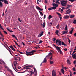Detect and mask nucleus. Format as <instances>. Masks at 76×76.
<instances>
[{
    "label": "nucleus",
    "mask_w": 76,
    "mask_h": 76,
    "mask_svg": "<svg viewBox=\"0 0 76 76\" xmlns=\"http://www.w3.org/2000/svg\"><path fill=\"white\" fill-rule=\"evenodd\" d=\"M67 1L62 0L61 1V4L62 6H66V4H67Z\"/></svg>",
    "instance_id": "nucleus-1"
},
{
    "label": "nucleus",
    "mask_w": 76,
    "mask_h": 76,
    "mask_svg": "<svg viewBox=\"0 0 76 76\" xmlns=\"http://www.w3.org/2000/svg\"><path fill=\"white\" fill-rule=\"evenodd\" d=\"M32 67V66L31 65H28L26 66V67H24L22 70L23 69H31L29 67Z\"/></svg>",
    "instance_id": "nucleus-2"
},
{
    "label": "nucleus",
    "mask_w": 76,
    "mask_h": 76,
    "mask_svg": "<svg viewBox=\"0 0 76 76\" xmlns=\"http://www.w3.org/2000/svg\"><path fill=\"white\" fill-rule=\"evenodd\" d=\"M71 10H70V9H69L68 10H67L66 12L65 13L66 15H67L68 14H70L71 13Z\"/></svg>",
    "instance_id": "nucleus-3"
},
{
    "label": "nucleus",
    "mask_w": 76,
    "mask_h": 76,
    "mask_svg": "<svg viewBox=\"0 0 76 76\" xmlns=\"http://www.w3.org/2000/svg\"><path fill=\"white\" fill-rule=\"evenodd\" d=\"M52 76H56V72L54 71V69H53L52 71Z\"/></svg>",
    "instance_id": "nucleus-4"
},
{
    "label": "nucleus",
    "mask_w": 76,
    "mask_h": 76,
    "mask_svg": "<svg viewBox=\"0 0 76 76\" xmlns=\"http://www.w3.org/2000/svg\"><path fill=\"white\" fill-rule=\"evenodd\" d=\"M7 70H8L9 72H10L11 74L12 75V76H14V74L13 73V71L10 70V69H9V68H7Z\"/></svg>",
    "instance_id": "nucleus-5"
},
{
    "label": "nucleus",
    "mask_w": 76,
    "mask_h": 76,
    "mask_svg": "<svg viewBox=\"0 0 76 76\" xmlns=\"http://www.w3.org/2000/svg\"><path fill=\"white\" fill-rule=\"evenodd\" d=\"M34 69L35 72V74L34 76H37L36 75H37V70H36V69L35 67L34 68Z\"/></svg>",
    "instance_id": "nucleus-6"
},
{
    "label": "nucleus",
    "mask_w": 76,
    "mask_h": 76,
    "mask_svg": "<svg viewBox=\"0 0 76 76\" xmlns=\"http://www.w3.org/2000/svg\"><path fill=\"white\" fill-rule=\"evenodd\" d=\"M14 64L15 69H16L17 70V69H16V65L17 64V62L16 61H15L14 62Z\"/></svg>",
    "instance_id": "nucleus-7"
},
{
    "label": "nucleus",
    "mask_w": 76,
    "mask_h": 76,
    "mask_svg": "<svg viewBox=\"0 0 76 76\" xmlns=\"http://www.w3.org/2000/svg\"><path fill=\"white\" fill-rule=\"evenodd\" d=\"M35 52H36V50H33L32 51L30 52H28L27 51L26 52V53H29L30 54H31V53H35Z\"/></svg>",
    "instance_id": "nucleus-8"
},
{
    "label": "nucleus",
    "mask_w": 76,
    "mask_h": 76,
    "mask_svg": "<svg viewBox=\"0 0 76 76\" xmlns=\"http://www.w3.org/2000/svg\"><path fill=\"white\" fill-rule=\"evenodd\" d=\"M72 57L74 59H76V54H74L73 55L72 54Z\"/></svg>",
    "instance_id": "nucleus-9"
},
{
    "label": "nucleus",
    "mask_w": 76,
    "mask_h": 76,
    "mask_svg": "<svg viewBox=\"0 0 76 76\" xmlns=\"http://www.w3.org/2000/svg\"><path fill=\"white\" fill-rule=\"evenodd\" d=\"M51 54H52V53H51V52H50L47 55L46 57H50V56Z\"/></svg>",
    "instance_id": "nucleus-10"
},
{
    "label": "nucleus",
    "mask_w": 76,
    "mask_h": 76,
    "mask_svg": "<svg viewBox=\"0 0 76 76\" xmlns=\"http://www.w3.org/2000/svg\"><path fill=\"white\" fill-rule=\"evenodd\" d=\"M10 48H11V49L12 50H13V51H16L15 49H14V48H13V46H12V45H11L10 46Z\"/></svg>",
    "instance_id": "nucleus-11"
},
{
    "label": "nucleus",
    "mask_w": 76,
    "mask_h": 76,
    "mask_svg": "<svg viewBox=\"0 0 76 76\" xmlns=\"http://www.w3.org/2000/svg\"><path fill=\"white\" fill-rule=\"evenodd\" d=\"M64 19H67L69 18V16L68 15H66L64 17Z\"/></svg>",
    "instance_id": "nucleus-12"
},
{
    "label": "nucleus",
    "mask_w": 76,
    "mask_h": 76,
    "mask_svg": "<svg viewBox=\"0 0 76 76\" xmlns=\"http://www.w3.org/2000/svg\"><path fill=\"white\" fill-rule=\"evenodd\" d=\"M53 4H52L53 6H55L56 7H58V5L57 4H55V3H53Z\"/></svg>",
    "instance_id": "nucleus-13"
},
{
    "label": "nucleus",
    "mask_w": 76,
    "mask_h": 76,
    "mask_svg": "<svg viewBox=\"0 0 76 76\" xmlns=\"http://www.w3.org/2000/svg\"><path fill=\"white\" fill-rule=\"evenodd\" d=\"M44 33V31H42V33H41L40 35H39L38 37H41V36H42L43 35V33Z\"/></svg>",
    "instance_id": "nucleus-14"
},
{
    "label": "nucleus",
    "mask_w": 76,
    "mask_h": 76,
    "mask_svg": "<svg viewBox=\"0 0 76 76\" xmlns=\"http://www.w3.org/2000/svg\"><path fill=\"white\" fill-rule=\"evenodd\" d=\"M3 1H4V3H5V4H9V3H8V1H6V0H3Z\"/></svg>",
    "instance_id": "nucleus-15"
},
{
    "label": "nucleus",
    "mask_w": 76,
    "mask_h": 76,
    "mask_svg": "<svg viewBox=\"0 0 76 76\" xmlns=\"http://www.w3.org/2000/svg\"><path fill=\"white\" fill-rule=\"evenodd\" d=\"M69 16H70V18H73L75 17V15H69Z\"/></svg>",
    "instance_id": "nucleus-16"
},
{
    "label": "nucleus",
    "mask_w": 76,
    "mask_h": 76,
    "mask_svg": "<svg viewBox=\"0 0 76 76\" xmlns=\"http://www.w3.org/2000/svg\"><path fill=\"white\" fill-rule=\"evenodd\" d=\"M56 49H57L58 51H59L60 50V47H58V46L56 47Z\"/></svg>",
    "instance_id": "nucleus-17"
},
{
    "label": "nucleus",
    "mask_w": 76,
    "mask_h": 76,
    "mask_svg": "<svg viewBox=\"0 0 76 76\" xmlns=\"http://www.w3.org/2000/svg\"><path fill=\"white\" fill-rule=\"evenodd\" d=\"M62 45H64V46H67V45L65 44V43L63 42H62Z\"/></svg>",
    "instance_id": "nucleus-18"
},
{
    "label": "nucleus",
    "mask_w": 76,
    "mask_h": 76,
    "mask_svg": "<svg viewBox=\"0 0 76 76\" xmlns=\"http://www.w3.org/2000/svg\"><path fill=\"white\" fill-rule=\"evenodd\" d=\"M7 29L8 30V31H9V32H13V31H12V30H10V29H9L8 28H7Z\"/></svg>",
    "instance_id": "nucleus-19"
},
{
    "label": "nucleus",
    "mask_w": 76,
    "mask_h": 76,
    "mask_svg": "<svg viewBox=\"0 0 76 76\" xmlns=\"http://www.w3.org/2000/svg\"><path fill=\"white\" fill-rule=\"evenodd\" d=\"M3 4L2 3V2H1L0 1V6L1 7H3Z\"/></svg>",
    "instance_id": "nucleus-20"
},
{
    "label": "nucleus",
    "mask_w": 76,
    "mask_h": 76,
    "mask_svg": "<svg viewBox=\"0 0 76 76\" xmlns=\"http://www.w3.org/2000/svg\"><path fill=\"white\" fill-rule=\"evenodd\" d=\"M52 10H56V7H51Z\"/></svg>",
    "instance_id": "nucleus-21"
},
{
    "label": "nucleus",
    "mask_w": 76,
    "mask_h": 76,
    "mask_svg": "<svg viewBox=\"0 0 76 76\" xmlns=\"http://www.w3.org/2000/svg\"><path fill=\"white\" fill-rule=\"evenodd\" d=\"M58 1H59V0H56V4H60V2H59Z\"/></svg>",
    "instance_id": "nucleus-22"
},
{
    "label": "nucleus",
    "mask_w": 76,
    "mask_h": 76,
    "mask_svg": "<svg viewBox=\"0 0 76 76\" xmlns=\"http://www.w3.org/2000/svg\"><path fill=\"white\" fill-rule=\"evenodd\" d=\"M67 32H68V31H63V34H67Z\"/></svg>",
    "instance_id": "nucleus-23"
},
{
    "label": "nucleus",
    "mask_w": 76,
    "mask_h": 76,
    "mask_svg": "<svg viewBox=\"0 0 76 76\" xmlns=\"http://www.w3.org/2000/svg\"><path fill=\"white\" fill-rule=\"evenodd\" d=\"M67 63L68 64H71V63H70V61H69V60H67Z\"/></svg>",
    "instance_id": "nucleus-24"
},
{
    "label": "nucleus",
    "mask_w": 76,
    "mask_h": 76,
    "mask_svg": "<svg viewBox=\"0 0 76 76\" xmlns=\"http://www.w3.org/2000/svg\"><path fill=\"white\" fill-rule=\"evenodd\" d=\"M14 42H15V44H16V45L18 46V47H20V46L18 44V43H17V42H16V41H14Z\"/></svg>",
    "instance_id": "nucleus-25"
},
{
    "label": "nucleus",
    "mask_w": 76,
    "mask_h": 76,
    "mask_svg": "<svg viewBox=\"0 0 76 76\" xmlns=\"http://www.w3.org/2000/svg\"><path fill=\"white\" fill-rule=\"evenodd\" d=\"M46 62H47V60H46V58H45L44 59L43 63H46Z\"/></svg>",
    "instance_id": "nucleus-26"
},
{
    "label": "nucleus",
    "mask_w": 76,
    "mask_h": 76,
    "mask_svg": "<svg viewBox=\"0 0 76 76\" xmlns=\"http://www.w3.org/2000/svg\"><path fill=\"white\" fill-rule=\"evenodd\" d=\"M50 64H53V63H54V61H53L50 60Z\"/></svg>",
    "instance_id": "nucleus-27"
},
{
    "label": "nucleus",
    "mask_w": 76,
    "mask_h": 76,
    "mask_svg": "<svg viewBox=\"0 0 76 76\" xmlns=\"http://www.w3.org/2000/svg\"><path fill=\"white\" fill-rule=\"evenodd\" d=\"M39 12L40 13L41 16H43V14L42 13V12H41V11H39Z\"/></svg>",
    "instance_id": "nucleus-28"
},
{
    "label": "nucleus",
    "mask_w": 76,
    "mask_h": 76,
    "mask_svg": "<svg viewBox=\"0 0 76 76\" xmlns=\"http://www.w3.org/2000/svg\"><path fill=\"white\" fill-rule=\"evenodd\" d=\"M68 28H67V25H66V27H65V30L67 31V30Z\"/></svg>",
    "instance_id": "nucleus-29"
},
{
    "label": "nucleus",
    "mask_w": 76,
    "mask_h": 76,
    "mask_svg": "<svg viewBox=\"0 0 76 76\" xmlns=\"http://www.w3.org/2000/svg\"><path fill=\"white\" fill-rule=\"evenodd\" d=\"M0 28L2 29V30H4V28L2 27L1 25L0 24Z\"/></svg>",
    "instance_id": "nucleus-30"
},
{
    "label": "nucleus",
    "mask_w": 76,
    "mask_h": 76,
    "mask_svg": "<svg viewBox=\"0 0 76 76\" xmlns=\"http://www.w3.org/2000/svg\"><path fill=\"white\" fill-rule=\"evenodd\" d=\"M58 45H60V46L61 45V42L60 41V40L59 42Z\"/></svg>",
    "instance_id": "nucleus-31"
},
{
    "label": "nucleus",
    "mask_w": 76,
    "mask_h": 76,
    "mask_svg": "<svg viewBox=\"0 0 76 76\" xmlns=\"http://www.w3.org/2000/svg\"><path fill=\"white\" fill-rule=\"evenodd\" d=\"M60 40L59 39H57V40H56V44H57L58 42H60Z\"/></svg>",
    "instance_id": "nucleus-32"
},
{
    "label": "nucleus",
    "mask_w": 76,
    "mask_h": 76,
    "mask_svg": "<svg viewBox=\"0 0 76 76\" xmlns=\"http://www.w3.org/2000/svg\"><path fill=\"white\" fill-rule=\"evenodd\" d=\"M51 18H52V16L50 15H49L48 17V19H51Z\"/></svg>",
    "instance_id": "nucleus-33"
},
{
    "label": "nucleus",
    "mask_w": 76,
    "mask_h": 76,
    "mask_svg": "<svg viewBox=\"0 0 76 76\" xmlns=\"http://www.w3.org/2000/svg\"><path fill=\"white\" fill-rule=\"evenodd\" d=\"M36 9L38 10H39V9H40V8L39 7L37 6L36 7Z\"/></svg>",
    "instance_id": "nucleus-34"
},
{
    "label": "nucleus",
    "mask_w": 76,
    "mask_h": 76,
    "mask_svg": "<svg viewBox=\"0 0 76 76\" xmlns=\"http://www.w3.org/2000/svg\"><path fill=\"white\" fill-rule=\"evenodd\" d=\"M55 33L56 35H58V30H56Z\"/></svg>",
    "instance_id": "nucleus-35"
},
{
    "label": "nucleus",
    "mask_w": 76,
    "mask_h": 76,
    "mask_svg": "<svg viewBox=\"0 0 76 76\" xmlns=\"http://www.w3.org/2000/svg\"><path fill=\"white\" fill-rule=\"evenodd\" d=\"M69 22H70V23H72V22H73V20H72V19L69 20Z\"/></svg>",
    "instance_id": "nucleus-36"
},
{
    "label": "nucleus",
    "mask_w": 76,
    "mask_h": 76,
    "mask_svg": "<svg viewBox=\"0 0 76 76\" xmlns=\"http://www.w3.org/2000/svg\"><path fill=\"white\" fill-rule=\"evenodd\" d=\"M42 42H43V41L42 40H40V41L38 43V44H41Z\"/></svg>",
    "instance_id": "nucleus-37"
},
{
    "label": "nucleus",
    "mask_w": 76,
    "mask_h": 76,
    "mask_svg": "<svg viewBox=\"0 0 76 76\" xmlns=\"http://www.w3.org/2000/svg\"><path fill=\"white\" fill-rule=\"evenodd\" d=\"M61 71L62 72V73L63 74H64V70L63 69H61Z\"/></svg>",
    "instance_id": "nucleus-38"
},
{
    "label": "nucleus",
    "mask_w": 76,
    "mask_h": 76,
    "mask_svg": "<svg viewBox=\"0 0 76 76\" xmlns=\"http://www.w3.org/2000/svg\"><path fill=\"white\" fill-rule=\"evenodd\" d=\"M53 57L51 56L50 57H49V59L50 60H53Z\"/></svg>",
    "instance_id": "nucleus-39"
},
{
    "label": "nucleus",
    "mask_w": 76,
    "mask_h": 76,
    "mask_svg": "<svg viewBox=\"0 0 76 76\" xmlns=\"http://www.w3.org/2000/svg\"><path fill=\"white\" fill-rule=\"evenodd\" d=\"M0 35H1L2 37H4V36H3V35L2 34V33H1V31H0Z\"/></svg>",
    "instance_id": "nucleus-40"
},
{
    "label": "nucleus",
    "mask_w": 76,
    "mask_h": 76,
    "mask_svg": "<svg viewBox=\"0 0 76 76\" xmlns=\"http://www.w3.org/2000/svg\"><path fill=\"white\" fill-rule=\"evenodd\" d=\"M45 22H44V23H43V28H44L45 27Z\"/></svg>",
    "instance_id": "nucleus-41"
},
{
    "label": "nucleus",
    "mask_w": 76,
    "mask_h": 76,
    "mask_svg": "<svg viewBox=\"0 0 76 76\" xmlns=\"http://www.w3.org/2000/svg\"><path fill=\"white\" fill-rule=\"evenodd\" d=\"M3 31L4 33H5V34H7V35L8 34L7 33V32L6 31Z\"/></svg>",
    "instance_id": "nucleus-42"
},
{
    "label": "nucleus",
    "mask_w": 76,
    "mask_h": 76,
    "mask_svg": "<svg viewBox=\"0 0 76 76\" xmlns=\"http://www.w3.org/2000/svg\"><path fill=\"white\" fill-rule=\"evenodd\" d=\"M62 9L61 10V12H63V10L64 9V7H62Z\"/></svg>",
    "instance_id": "nucleus-43"
},
{
    "label": "nucleus",
    "mask_w": 76,
    "mask_h": 76,
    "mask_svg": "<svg viewBox=\"0 0 76 76\" xmlns=\"http://www.w3.org/2000/svg\"><path fill=\"white\" fill-rule=\"evenodd\" d=\"M69 33L70 34H73V31L71 30V31H70L69 32Z\"/></svg>",
    "instance_id": "nucleus-44"
},
{
    "label": "nucleus",
    "mask_w": 76,
    "mask_h": 76,
    "mask_svg": "<svg viewBox=\"0 0 76 76\" xmlns=\"http://www.w3.org/2000/svg\"><path fill=\"white\" fill-rule=\"evenodd\" d=\"M59 51L60 54H62V51L61 50H60V49L59 50Z\"/></svg>",
    "instance_id": "nucleus-45"
},
{
    "label": "nucleus",
    "mask_w": 76,
    "mask_h": 76,
    "mask_svg": "<svg viewBox=\"0 0 76 76\" xmlns=\"http://www.w3.org/2000/svg\"><path fill=\"white\" fill-rule=\"evenodd\" d=\"M17 51H18L19 53H20V54H23V53L22 52H20V51L19 50H17Z\"/></svg>",
    "instance_id": "nucleus-46"
},
{
    "label": "nucleus",
    "mask_w": 76,
    "mask_h": 76,
    "mask_svg": "<svg viewBox=\"0 0 76 76\" xmlns=\"http://www.w3.org/2000/svg\"><path fill=\"white\" fill-rule=\"evenodd\" d=\"M7 46V47L9 49H10L12 51V49H10V48L9 47V46L7 45V44H5Z\"/></svg>",
    "instance_id": "nucleus-47"
},
{
    "label": "nucleus",
    "mask_w": 76,
    "mask_h": 76,
    "mask_svg": "<svg viewBox=\"0 0 76 76\" xmlns=\"http://www.w3.org/2000/svg\"><path fill=\"white\" fill-rule=\"evenodd\" d=\"M26 53V55H27V56H29L30 55V53Z\"/></svg>",
    "instance_id": "nucleus-48"
},
{
    "label": "nucleus",
    "mask_w": 76,
    "mask_h": 76,
    "mask_svg": "<svg viewBox=\"0 0 76 76\" xmlns=\"http://www.w3.org/2000/svg\"><path fill=\"white\" fill-rule=\"evenodd\" d=\"M69 1H71V2H73L74 1V0H69Z\"/></svg>",
    "instance_id": "nucleus-49"
},
{
    "label": "nucleus",
    "mask_w": 76,
    "mask_h": 76,
    "mask_svg": "<svg viewBox=\"0 0 76 76\" xmlns=\"http://www.w3.org/2000/svg\"><path fill=\"white\" fill-rule=\"evenodd\" d=\"M67 6H68V7H69H69H72V5H67Z\"/></svg>",
    "instance_id": "nucleus-50"
},
{
    "label": "nucleus",
    "mask_w": 76,
    "mask_h": 76,
    "mask_svg": "<svg viewBox=\"0 0 76 76\" xmlns=\"http://www.w3.org/2000/svg\"><path fill=\"white\" fill-rule=\"evenodd\" d=\"M72 70H73V71H76V70L75 68H73Z\"/></svg>",
    "instance_id": "nucleus-51"
},
{
    "label": "nucleus",
    "mask_w": 76,
    "mask_h": 76,
    "mask_svg": "<svg viewBox=\"0 0 76 76\" xmlns=\"http://www.w3.org/2000/svg\"><path fill=\"white\" fill-rule=\"evenodd\" d=\"M32 74H34V72H32V71L31 72V74L30 75V76H31V75H32Z\"/></svg>",
    "instance_id": "nucleus-52"
},
{
    "label": "nucleus",
    "mask_w": 76,
    "mask_h": 76,
    "mask_svg": "<svg viewBox=\"0 0 76 76\" xmlns=\"http://www.w3.org/2000/svg\"><path fill=\"white\" fill-rule=\"evenodd\" d=\"M12 36L13 37H14V38H15L16 37V36L14 35H12Z\"/></svg>",
    "instance_id": "nucleus-53"
},
{
    "label": "nucleus",
    "mask_w": 76,
    "mask_h": 76,
    "mask_svg": "<svg viewBox=\"0 0 76 76\" xmlns=\"http://www.w3.org/2000/svg\"><path fill=\"white\" fill-rule=\"evenodd\" d=\"M64 50L65 51H67V48H64Z\"/></svg>",
    "instance_id": "nucleus-54"
},
{
    "label": "nucleus",
    "mask_w": 76,
    "mask_h": 76,
    "mask_svg": "<svg viewBox=\"0 0 76 76\" xmlns=\"http://www.w3.org/2000/svg\"><path fill=\"white\" fill-rule=\"evenodd\" d=\"M56 28L57 29H58V28H59V25H58L56 26Z\"/></svg>",
    "instance_id": "nucleus-55"
},
{
    "label": "nucleus",
    "mask_w": 76,
    "mask_h": 76,
    "mask_svg": "<svg viewBox=\"0 0 76 76\" xmlns=\"http://www.w3.org/2000/svg\"><path fill=\"white\" fill-rule=\"evenodd\" d=\"M60 18V20H61L62 19V17L59 16Z\"/></svg>",
    "instance_id": "nucleus-56"
},
{
    "label": "nucleus",
    "mask_w": 76,
    "mask_h": 76,
    "mask_svg": "<svg viewBox=\"0 0 76 76\" xmlns=\"http://www.w3.org/2000/svg\"><path fill=\"white\" fill-rule=\"evenodd\" d=\"M43 9H41V8H40V9L39 10H40V11H42V10H43Z\"/></svg>",
    "instance_id": "nucleus-57"
},
{
    "label": "nucleus",
    "mask_w": 76,
    "mask_h": 76,
    "mask_svg": "<svg viewBox=\"0 0 76 76\" xmlns=\"http://www.w3.org/2000/svg\"><path fill=\"white\" fill-rule=\"evenodd\" d=\"M71 29H72V30H71V31H73V30H74V28H73L72 27V28H71Z\"/></svg>",
    "instance_id": "nucleus-58"
},
{
    "label": "nucleus",
    "mask_w": 76,
    "mask_h": 76,
    "mask_svg": "<svg viewBox=\"0 0 76 76\" xmlns=\"http://www.w3.org/2000/svg\"><path fill=\"white\" fill-rule=\"evenodd\" d=\"M14 59L15 60H18V59H17V58H16V57H14Z\"/></svg>",
    "instance_id": "nucleus-59"
},
{
    "label": "nucleus",
    "mask_w": 76,
    "mask_h": 76,
    "mask_svg": "<svg viewBox=\"0 0 76 76\" xmlns=\"http://www.w3.org/2000/svg\"><path fill=\"white\" fill-rule=\"evenodd\" d=\"M28 72L29 73H32V71H28Z\"/></svg>",
    "instance_id": "nucleus-60"
},
{
    "label": "nucleus",
    "mask_w": 76,
    "mask_h": 76,
    "mask_svg": "<svg viewBox=\"0 0 76 76\" xmlns=\"http://www.w3.org/2000/svg\"><path fill=\"white\" fill-rule=\"evenodd\" d=\"M51 9H52L51 8H50L48 9V10H50V11L51 10H52Z\"/></svg>",
    "instance_id": "nucleus-61"
},
{
    "label": "nucleus",
    "mask_w": 76,
    "mask_h": 76,
    "mask_svg": "<svg viewBox=\"0 0 76 76\" xmlns=\"http://www.w3.org/2000/svg\"><path fill=\"white\" fill-rule=\"evenodd\" d=\"M44 19H45V18H46V15H44Z\"/></svg>",
    "instance_id": "nucleus-62"
},
{
    "label": "nucleus",
    "mask_w": 76,
    "mask_h": 76,
    "mask_svg": "<svg viewBox=\"0 0 76 76\" xmlns=\"http://www.w3.org/2000/svg\"><path fill=\"white\" fill-rule=\"evenodd\" d=\"M22 44H23V45H25V43H23V42H22Z\"/></svg>",
    "instance_id": "nucleus-63"
},
{
    "label": "nucleus",
    "mask_w": 76,
    "mask_h": 76,
    "mask_svg": "<svg viewBox=\"0 0 76 76\" xmlns=\"http://www.w3.org/2000/svg\"><path fill=\"white\" fill-rule=\"evenodd\" d=\"M74 36H75V37H76V33H74Z\"/></svg>",
    "instance_id": "nucleus-64"
}]
</instances>
